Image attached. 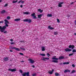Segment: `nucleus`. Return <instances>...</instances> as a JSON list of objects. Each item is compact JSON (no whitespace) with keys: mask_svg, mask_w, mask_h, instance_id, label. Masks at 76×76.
<instances>
[{"mask_svg":"<svg viewBox=\"0 0 76 76\" xmlns=\"http://www.w3.org/2000/svg\"><path fill=\"white\" fill-rule=\"evenodd\" d=\"M5 26H3L2 27L1 26H0V31L1 32H3L4 31H5V29H6V27H8L9 25L7 23H6Z\"/></svg>","mask_w":76,"mask_h":76,"instance_id":"1","label":"nucleus"},{"mask_svg":"<svg viewBox=\"0 0 76 76\" xmlns=\"http://www.w3.org/2000/svg\"><path fill=\"white\" fill-rule=\"evenodd\" d=\"M56 56H54L52 58V60H52V62H53V63H57L58 61V58H56Z\"/></svg>","mask_w":76,"mask_h":76,"instance_id":"2","label":"nucleus"},{"mask_svg":"<svg viewBox=\"0 0 76 76\" xmlns=\"http://www.w3.org/2000/svg\"><path fill=\"white\" fill-rule=\"evenodd\" d=\"M22 76H30L29 75V72H25L24 73L22 74Z\"/></svg>","mask_w":76,"mask_h":76,"instance_id":"3","label":"nucleus"},{"mask_svg":"<svg viewBox=\"0 0 76 76\" xmlns=\"http://www.w3.org/2000/svg\"><path fill=\"white\" fill-rule=\"evenodd\" d=\"M28 60L31 64H34V63H35V61L32 60V59L29 58L28 59Z\"/></svg>","mask_w":76,"mask_h":76,"instance_id":"4","label":"nucleus"},{"mask_svg":"<svg viewBox=\"0 0 76 76\" xmlns=\"http://www.w3.org/2000/svg\"><path fill=\"white\" fill-rule=\"evenodd\" d=\"M9 71H11L12 72H16V69H8Z\"/></svg>","mask_w":76,"mask_h":76,"instance_id":"5","label":"nucleus"},{"mask_svg":"<svg viewBox=\"0 0 76 76\" xmlns=\"http://www.w3.org/2000/svg\"><path fill=\"white\" fill-rule=\"evenodd\" d=\"M31 16H33V18L34 19H37V17H36V16H35V13H34L33 14H32L31 15Z\"/></svg>","mask_w":76,"mask_h":76,"instance_id":"6","label":"nucleus"},{"mask_svg":"<svg viewBox=\"0 0 76 76\" xmlns=\"http://www.w3.org/2000/svg\"><path fill=\"white\" fill-rule=\"evenodd\" d=\"M8 60H9V57H5L3 58V60L4 61H8Z\"/></svg>","mask_w":76,"mask_h":76,"instance_id":"7","label":"nucleus"},{"mask_svg":"<svg viewBox=\"0 0 76 76\" xmlns=\"http://www.w3.org/2000/svg\"><path fill=\"white\" fill-rule=\"evenodd\" d=\"M69 48H72V49L73 50V49H74V48H75V46L74 45H70L69 46Z\"/></svg>","mask_w":76,"mask_h":76,"instance_id":"8","label":"nucleus"},{"mask_svg":"<svg viewBox=\"0 0 76 76\" xmlns=\"http://www.w3.org/2000/svg\"><path fill=\"white\" fill-rule=\"evenodd\" d=\"M12 49H14V50H15L17 51H20V49H19L18 48H16V47H13L12 48Z\"/></svg>","mask_w":76,"mask_h":76,"instance_id":"9","label":"nucleus"},{"mask_svg":"<svg viewBox=\"0 0 76 76\" xmlns=\"http://www.w3.org/2000/svg\"><path fill=\"white\" fill-rule=\"evenodd\" d=\"M63 4V2L59 3L58 5V7H62V5H61V4Z\"/></svg>","mask_w":76,"mask_h":76,"instance_id":"10","label":"nucleus"},{"mask_svg":"<svg viewBox=\"0 0 76 76\" xmlns=\"http://www.w3.org/2000/svg\"><path fill=\"white\" fill-rule=\"evenodd\" d=\"M65 51H66V52L69 51H72V50L69 49L68 48H67L65 49Z\"/></svg>","mask_w":76,"mask_h":76,"instance_id":"11","label":"nucleus"},{"mask_svg":"<svg viewBox=\"0 0 76 76\" xmlns=\"http://www.w3.org/2000/svg\"><path fill=\"white\" fill-rule=\"evenodd\" d=\"M67 72H70V70L69 69H67L64 71V73H67Z\"/></svg>","mask_w":76,"mask_h":76,"instance_id":"12","label":"nucleus"},{"mask_svg":"<svg viewBox=\"0 0 76 76\" xmlns=\"http://www.w3.org/2000/svg\"><path fill=\"white\" fill-rule=\"evenodd\" d=\"M59 60H61V59H64V57L63 56H61L59 57Z\"/></svg>","mask_w":76,"mask_h":76,"instance_id":"13","label":"nucleus"},{"mask_svg":"<svg viewBox=\"0 0 76 76\" xmlns=\"http://www.w3.org/2000/svg\"><path fill=\"white\" fill-rule=\"evenodd\" d=\"M4 21H5V24H6V23H7V24L9 23V21H7V20H4Z\"/></svg>","mask_w":76,"mask_h":76,"instance_id":"14","label":"nucleus"},{"mask_svg":"<svg viewBox=\"0 0 76 76\" xmlns=\"http://www.w3.org/2000/svg\"><path fill=\"white\" fill-rule=\"evenodd\" d=\"M38 17L39 19H41V18L42 17V14H39L38 15Z\"/></svg>","mask_w":76,"mask_h":76,"instance_id":"15","label":"nucleus"},{"mask_svg":"<svg viewBox=\"0 0 76 76\" xmlns=\"http://www.w3.org/2000/svg\"><path fill=\"white\" fill-rule=\"evenodd\" d=\"M40 56H43V57L45 56V54L44 53H40Z\"/></svg>","mask_w":76,"mask_h":76,"instance_id":"16","label":"nucleus"},{"mask_svg":"<svg viewBox=\"0 0 76 76\" xmlns=\"http://www.w3.org/2000/svg\"><path fill=\"white\" fill-rule=\"evenodd\" d=\"M48 17H52V15L51 14H48L47 15Z\"/></svg>","mask_w":76,"mask_h":76,"instance_id":"17","label":"nucleus"},{"mask_svg":"<svg viewBox=\"0 0 76 76\" xmlns=\"http://www.w3.org/2000/svg\"><path fill=\"white\" fill-rule=\"evenodd\" d=\"M42 51H45V48L44 47H42Z\"/></svg>","mask_w":76,"mask_h":76,"instance_id":"18","label":"nucleus"},{"mask_svg":"<svg viewBox=\"0 0 76 76\" xmlns=\"http://www.w3.org/2000/svg\"><path fill=\"white\" fill-rule=\"evenodd\" d=\"M6 12V11L5 10H3L1 12V13L2 14H3V13H4Z\"/></svg>","mask_w":76,"mask_h":76,"instance_id":"19","label":"nucleus"},{"mask_svg":"<svg viewBox=\"0 0 76 76\" xmlns=\"http://www.w3.org/2000/svg\"><path fill=\"white\" fill-rule=\"evenodd\" d=\"M20 18H18L15 19L14 20L15 21H19V20H20Z\"/></svg>","mask_w":76,"mask_h":76,"instance_id":"20","label":"nucleus"},{"mask_svg":"<svg viewBox=\"0 0 76 76\" xmlns=\"http://www.w3.org/2000/svg\"><path fill=\"white\" fill-rule=\"evenodd\" d=\"M69 64V62H64L63 63V64Z\"/></svg>","mask_w":76,"mask_h":76,"instance_id":"21","label":"nucleus"},{"mask_svg":"<svg viewBox=\"0 0 76 76\" xmlns=\"http://www.w3.org/2000/svg\"><path fill=\"white\" fill-rule=\"evenodd\" d=\"M58 34V33L57 31H56L54 32V35H57Z\"/></svg>","mask_w":76,"mask_h":76,"instance_id":"22","label":"nucleus"},{"mask_svg":"<svg viewBox=\"0 0 76 76\" xmlns=\"http://www.w3.org/2000/svg\"><path fill=\"white\" fill-rule=\"evenodd\" d=\"M48 73L50 74V75H52L53 74V72L51 71H48Z\"/></svg>","mask_w":76,"mask_h":76,"instance_id":"23","label":"nucleus"},{"mask_svg":"<svg viewBox=\"0 0 76 76\" xmlns=\"http://www.w3.org/2000/svg\"><path fill=\"white\" fill-rule=\"evenodd\" d=\"M28 19H26L23 20L24 22H28Z\"/></svg>","mask_w":76,"mask_h":76,"instance_id":"24","label":"nucleus"},{"mask_svg":"<svg viewBox=\"0 0 76 76\" xmlns=\"http://www.w3.org/2000/svg\"><path fill=\"white\" fill-rule=\"evenodd\" d=\"M28 23H31L32 22V20H31V19H28Z\"/></svg>","mask_w":76,"mask_h":76,"instance_id":"25","label":"nucleus"},{"mask_svg":"<svg viewBox=\"0 0 76 76\" xmlns=\"http://www.w3.org/2000/svg\"><path fill=\"white\" fill-rule=\"evenodd\" d=\"M5 31V30H4L3 32H3L4 34H7V31Z\"/></svg>","mask_w":76,"mask_h":76,"instance_id":"26","label":"nucleus"},{"mask_svg":"<svg viewBox=\"0 0 76 76\" xmlns=\"http://www.w3.org/2000/svg\"><path fill=\"white\" fill-rule=\"evenodd\" d=\"M75 72H76V71L75 70H73L71 72V73H75Z\"/></svg>","mask_w":76,"mask_h":76,"instance_id":"27","label":"nucleus"},{"mask_svg":"<svg viewBox=\"0 0 76 76\" xmlns=\"http://www.w3.org/2000/svg\"><path fill=\"white\" fill-rule=\"evenodd\" d=\"M24 14H25V15H28L29 14V12H24L23 13Z\"/></svg>","mask_w":76,"mask_h":76,"instance_id":"28","label":"nucleus"},{"mask_svg":"<svg viewBox=\"0 0 76 76\" xmlns=\"http://www.w3.org/2000/svg\"><path fill=\"white\" fill-rule=\"evenodd\" d=\"M59 75V74H58V73H55V75L56 76H58Z\"/></svg>","mask_w":76,"mask_h":76,"instance_id":"29","label":"nucleus"},{"mask_svg":"<svg viewBox=\"0 0 76 76\" xmlns=\"http://www.w3.org/2000/svg\"><path fill=\"white\" fill-rule=\"evenodd\" d=\"M17 2H18V0H16V1H12L13 3H15Z\"/></svg>","mask_w":76,"mask_h":76,"instance_id":"30","label":"nucleus"},{"mask_svg":"<svg viewBox=\"0 0 76 76\" xmlns=\"http://www.w3.org/2000/svg\"><path fill=\"white\" fill-rule=\"evenodd\" d=\"M73 53H76V50L75 49H73L72 50Z\"/></svg>","mask_w":76,"mask_h":76,"instance_id":"31","label":"nucleus"},{"mask_svg":"<svg viewBox=\"0 0 76 76\" xmlns=\"http://www.w3.org/2000/svg\"><path fill=\"white\" fill-rule=\"evenodd\" d=\"M73 53H70L69 54V56H73Z\"/></svg>","mask_w":76,"mask_h":76,"instance_id":"32","label":"nucleus"},{"mask_svg":"<svg viewBox=\"0 0 76 76\" xmlns=\"http://www.w3.org/2000/svg\"><path fill=\"white\" fill-rule=\"evenodd\" d=\"M20 48L21 50H23V51H25V48H22L21 47Z\"/></svg>","mask_w":76,"mask_h":76,"instance_id":"33","label":"nucleus"},{"mask_svg":"<svg viewBox=\"0 0 76 76\" xmlns=\"http://www.w3.org/2000/svg\"><path fill=\"white\" fill-rule=\"evenodd\" d=\"M19 54L20 55H21V56H24L23 54V53H20Z\"/></svg>","mask_w":76,"mask_h":76,"instance_id":"34","label":"nucleus"},{"mask_svg":"<svg viewBox=\"0 0 76 76\" xmlns=\"http://www.w3.org/2000/svg\"><path fill=\"white\" fill-rule=\"evenodd\" d=\"M45 57H43V58L42 59V60H43V61H45Z\"/></svg>","mask_w":76,"mask_h":76,"instance_id":"35","label":"nucleus"},{"mask_svg":"<svg viewBox=\"0 0 76 76\" xmlns=\"http://www.w3.org/2000/svg\"><path fill=\"white\" fill-rule=\"evenodd\" d=\"M7 19H8V20H9L10 19V16H8L7 18Z\"/></svg>","mask_w":76,"mask_h":76,"instance_id":"36","label":"nucleus"},{"mask_svg":"<svg viewBox=\"0 0 76 76\" xmlns=\"http://www.w3.org/2000/svg\"><path fill=\"white\" fill-rule=\"evenodd\" d=\"M32 76H37V74L35 73H34V74H33L32 75Z\"/></svg>","mask_w":76,"mask_h":76,"instance_id":"37","label":"nucleus"},{"mask_svg":"<svg viewBox=\"0 0 76 76\" xmlns=\"http://www.w3.org/2000/svg\"><path fill=\"white\" fill-rule=\"evenodd\" d=\"M20 42H23L24 43H25V42L23 40V41H20Z\"/></svg>","mask_w":76,"mask_h":76,"instance_id":"38","label":"nucleus"},{"mask_svg":"<svg viewBox=\"0 0 76 76\" xmlns=\"http://www.w3.org/2000/svg\"><path fill=\"white\" fill-rule=\"evenodd\" d=\"M20 72L21 73H23V71H22V70H20Z\"/></svg>","mask_w":76,"mask_h":76,"instance_id":"39","label":"nucleus"},{"mask_svg":"<svg viewBox=\"0 0 76 76\" xmlns=\"http://www.w3.org/2000/svg\"><path fill=\"white\" fill-rule=\"evenodd\" d=\"M8 6V4H5V5L4 6V7H6V6Z\"/></svg>","mask_w":76,"mask_h":76,"instance_id":"40","label":"nucleus"},{"mask_svg":"<svg viewBox=\"0 0 76 76\" xmlns=\"http://www.w3.org/2000/svg\"><path fill=\"white\" fill-rule=\"evenodd\" d=\"M57 21L58 23H59L60 22V20H59V19H57Z\"/></svg>","mask_w":76,"mask_h":76,"instance_id":"41","label":"nucleus"},{"mask_svg":"<svg viewBox=\"0 0 76 76\" xmlns=\"http://www.w3.org/2000/svg\"><path fill=\"white\" fill-rule=\"evenodd\" d=\"M11 44V45H12V44H13L14 45H15V43H13V42H11L10 43Z\"/></svg>","mask_w":76,"mask_h":76,"instance_id":"42","label":"nucleus"},{"mask_svg":"<svg viewBox=\"0 0 76 76\" xmlns=\"http://www.w3.org/2000/svg\"><path fill=\"white\" fill-rule=\"evenodd\" d=\"M47 56H50V54H49V53H48L47 54Z\"/></svg>","mask_w":76,"mask_h":76,"instance_id":"43","label":"nucleus"},{"mask_svg":"<svg viewBox=\"0 0 76 76\" xmlns=\"http://www.w3.org/2000/svg\"><path fill=\"white\" fill-rule=\"evenodd\" d=\"M50 28H51V26H48V28L49 29H50Z\"/></svg>","mask_w":76,"mask_h":76,"instance_id":"44","label":"nucleus"},{"mask_svg":"<svg viewBox=\"0 0 76 76\" xmlns=\"http://www.w3.org/2000/svg\"><path fill=\"white\" fill-rule=\"evenodd\" d=\"M45 59H46V60H49V58H45Z\"/></svg>","mask_w":76,"mask_h":76,"instance_id":"45","label":"nucleus"},{"mask_svg":"<svg viewBox=\"0 0 76 76\" xmlns=\"http://www.w3.org/2000/svg\"><path fill=\"white\" fill-rule=\"evenodd\" d=\"M50 29L53 30L54 29V28L53 27H51Z\"/></svg>","mask_w":76,"mask_h":76,"instance_id":"46","label":"nucleus"},{"mask_svg":"<svg viewBox=\"0 0 76 76\" xmlns=\"http://www.w3.org/2000/svg\"><path fill=\"white\" fill-rule=\"evenodd\" d=\"M3 21H0V23H3Z\"/></svg>","mask_w":76,"mask_h":76,"instance_id":"47","label":"nucleus"},{"mask_svg":"<svg viewBox=\"0 0 76 76\" xmlns=\"http://www.w3.org/2000/svg\"><path fill=\"white\" fill-rule=\"evenodd\" d=\"M31 67H33V68H34L35 66L34 65H31Z\"/></svg>","mask_w":76,"mask_h":76,"instance_id":"48","label":"nucleus"},{"mask_svg":"<svg viewBox=\"0 0 76 76\" xmlns=\"http://www.w3.org/2000/svg\"><path fill=\"white\" fill-rule=\"evenodd\" d=\"M72 66L73 67H75V65L74 64H72Z\"/></svg>","mask_w":76,"mask_h":76,"instance_id":"49","label":"nucleus"},{"mask_svg":"<svg viewBox=\"0 0 76 76\" xmlns=\"http://www.w3.org/2000/svg\"><path fill=\"white\" fill-rule=\"evenodd\" d=\"M10 41L11 42H12L13 41V39H10Z\"/></svg>","mask_w":76,"mask_h":76,"instance_id":"50","label":"nucleus"},{"mask_svg":"<svg viewBox=\"0 0 76 76\" xmlns=\"http://www.w3.org/2000/svg\"><path fill=\"white\" fill-rule=\"evenodd\" d=\"M20 7H21V8H22L23 7V5H21L20 6Z\"/></svg>","mask_w":76,"mask_h":76,"instance_id":"51","label":"nucleus"},{"mask_svg":"<svg viewBox=\"0 0 76 76\" xmlns=\"http://www.w3.org/2000/svg\"><path fill=\"white\" fill-rule=\"evenodd\" d=\"M41 9H38V12H40L41 11Z\"/></svg>","mask_w":76,"mask_h":76,"instance_id":"52","label":"nucleus"},{"mask_svg":"<svg viewBox=\"0 0 76 76\" xmlns=\"http://www.w3.org/2000/svg\"><path fill=\"white\" fill-rule=\"evenodd\" d=\"M73 3H74V2H72V3H70V4H71V5L73 4Z\"/></svg>","mask_w":76,"mask_h":76,"instance_id":"53","label":"nucleus"},{"mask_svg":"<svg viewBox=\"0 0 76 76\" xmlns=\"http://www.w3.org/2000/svg\"><path fill=\"white\" fill-rule=\"evenodd\" d=\"M43 11V10H40V13H42V12Z\"/></svg>","mask_w":76,"mask_h":76,"instance_id":"54","label":"nucleus"},{"mask_svg":"<svg viewBox=\"0 0 76 76\" xmlns=\"http://www.w3.org/2000/svg\"><path fill=\"white\" fill-rule=\"evenodd\" d=\"M20 63H22V62L23 63V62H24V61H20Z\"/></svg>","mask_w":76,"mask_h":76,"instance_id":"55","label":"nucleus"},{"mask_svg":"<svg viewBox=\"0 0 76 76\" xmlns=\"http://www.w3.org/2000/svg\"><path fill=\"white\" fill-rule=\"evenodd\" d=\"M10 52H12L13 51L12 50H10Z\"/></svg>","mask_w":76,"mask_h":76,"instance_id":"56","label":"nucleus"},{"mask_svg":"<svg viewBox=\"0 0 76 76\" xmlns=\"http://www.w3.org/2000/svg\"><path fill=\"white\" fill-rule=\"evenodd\" d=\"M23 3H24V1H21V3L22 4H23Z\"/></svg>","mask_w":76,"mask_h":76,"instance_id":"57","label":"nucleus"},{"mask_svg":"<svg viewBox=\"0 0 76 76\" xmlns=\"http://www.w3.org/2000/svg\"><path fill=\"white\" fill-rule=\"evenodd\" d=\"M20 2H21V1H19L18 2V3H20Z\"/></svg>","mask_w":76,"mask_h":76,"instance_id":"58","label":"nucleus"},{"mask_svg":"<svg viewBox=\"0 0 76 76\" xmlns=\"http://www.w3.org/2000/svg\"><path fill=\"white\" fill-rule=\"evenodd\" d=\"M1 1H2V0H0V3H1Z\"/></svg>","mask_w":76,"mask_h":76,"instance_id":"59","label":"nucleus"},{"mask_svg":"<svg viewBox=\"0 0 76 76\" xmlns=\"http://www.w3.org/2000/svg\"><path fill=\"white\" fill-rule=\"evenodd\" d=\"M52 72V73H53V72H54V70L53 69Z\"/></svg>","mask_w":76,"mask_h":76,"instance_id":"60","label":"nucleus"},{"mask_svg":"<svg viewBox=\"0 0 76 76\" xmlns=\"http://www.w3.org/2000/svg\"><path fill=\"white\" fill-rule=\"evenodd\" d=\"M75 23H76V20H75Z\"/></svg>","mask_w":76,"mask_h":76,"instance_id":"61","label":"nucleus"},{"mask_svg":"<svg viewBox=\"0 0 76 76\" xmlns=\"http://www.w3.org/2000/svg\"><path fill=\"white\" fill-rule=\"evenodd\" d=\"M74 35H76V33H74Z\"/></svg>","mask_w":76,"mask_h":76,"instance_id":"62","label":"nucleus"},{"mask_svg":"<svg viewBox=\"0 0 76 76\" xmlns=\"http://www.w3.org/2000/svg\"><path fill=\"white\" fill-rule=\"evenodd\" d=\"M60 64V65H61V64H62V63H61Z\"/></svg>","mask_w":76,"mask_h":76,"instance_id":"63","label":"nucleus"},{"mask_svg":"<svg viewBox=\"0 0 76 76\" xmlns=\"http://www.w3.org/2000/svg\"><path fill=\"white\" fill-rule=\"evenodd\" d=\"M24 31V30H22V32H23Z\"/></svg>","mask_w":76,"mask_h":76,"instance_id":"64","label":"nucleus"}]
</instances>
